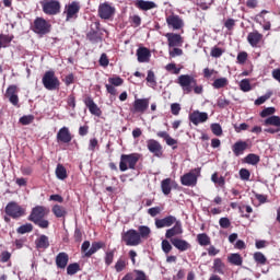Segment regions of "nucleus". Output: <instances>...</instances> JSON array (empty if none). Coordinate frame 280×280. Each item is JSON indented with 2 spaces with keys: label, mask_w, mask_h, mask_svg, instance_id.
<instances>
[{
  "label": "nucleus",
  "mask_w": 280,
  "mask_h": 280,
  "mask_svg": "<svg viewBox=\"0 0 280 280\" xmlns=\"http://www.w3.org/2000/svg\"><path fill=\"white\" fill-rule=\"evenodd\" d=\"M49 215V209L45 206H35L27 218L28 222H33L39 229H49V220L45 219Z\"/></svg>",
  "instance_id": "1"
},
{
  "label": "nucleus",
  "mask_w": 280,
  "mask_h": 280,
  "mask_svg": "<svg viewBox=\"0 0 280 280\" xmlns=\"http://www.w3.org/2000/svg\"><path fill=\"white\" fill-rule=\"evenodd\" d=\"M177 84H179L186 95H189L191 91H194L196 95H202L205 91L202 85H198L196 78L189 74H180L177 79Z\"/></svg>",
  "instance_id": "2"
},
{
  "label": "nucleus",
  "mask_w": 280,
  "mask_h": 280,
  "mask_svg": "<svg viewBox=\"0 0 280 280\" xmlns=\"http://www.w3.org/2000/svg\"><path fill=\"white\" fill-rule=\"evenodd\" d=\"M26 211L27 210L16 201H10L4 208L5 215L12 218V220H21V218L25 217Z\"/></svg>",
  "instance_id": "3"
},
{
  "label": "nucleus",
  "mask_w": 280,
  "mask_h": 280,
  "mask_svg": "<svg viewBox=\"0 0 280 280\" xmlns=\"http://www.w3.org/2000/svg\"><path fill=\"white\" fill-rule=\"evenodd\" d=\"M139 153L122 154L120 156L119 170L120 172H127L129 170H136L137 163H139Z\"/></svg>",
  "instance_id": "4"
},
{
  "label": "nucleus",
  "mask_w": 280,
  "mask_h": 280,
  "mask_svg": "<svg viewBox=\"0 0 280 280\" xmlns=\"http://www.w3.org/2000/svg\"><path fill=\"white\" fill-rule=\"evenodd\" d=\"M42 83L47 91H56L57 89H60V80L56 77V72L52 70H48L44 73Z\"/></svg>",
  "instance_id": "5"
},
{
  "label": "nucleus",
  "mask_w": 280,
  "mask_h": 280,
  "mask_svg": "<svg viewBox=\"0 0 280 280\" xmlns=\"http://www.w3.org/2000/svg\"><path fill=\"white\" fill-rule=\"evenodd\" d=\"M42 10L44 14L48 16H56V14H60V10L62 5L58 0H44L40 2Z\"/></svg>",
  "instance_id": "6"
},
{
  "label": "nucleus",
  "mask_w": 280,
  "mask_h": 280,
  "mask_svg": "<svg viewBox=\"0 0 280 280\" xmlns=\"http://www.w3.org/2000/svg\"><path fill=\"white\" fill-rule=\"evenodd\" d=\"M32 32L39 36H45L51 32V25L44 18H36L33 22Z\"/></svg>",
  "instance_id": "7"
},
{
  "label": "nucleus",
  "mask_w": 280,
  "mask_h": 280,
  "mask_svg": "<svg viewBox=\"0 0 280 280\" xmlns=\"http://www.w3.org/2000/svg\"><path fill=\"white\" fill-rule=\"evenodd\" d=\"M200 167L194 168L180 177V183L184 187H196L198 178H200Z\"/></svg>",
  "instance_id": "8"
},
{
  "label": "nucleus",
  "mask_w": 280,
  "mask_h": 280,
  "mask_svg": "<svg viewBox=\"0 0 280 280\" xmlns=\"http://www.w3.org/2000/svg\"><path fill=\"white\" fill-rule=\"evenodd\" d=\"M121 241L125 242L126 246H139L142 244L139 232L135 229L128 230L121 234Z\"/></svg>",
  "instance_id": "9"
},
{
  "label": "nucleus",
  "mask_w": 280,
  "mask_h": 280,
  "mask_svg": "<svg viewBox=\"0 0 280 280\" xmlns=\"http://www.w3.org/2000/svg\"><path fill=\"white\" fill-rule=\"evenodd\" d=\"M90 248V249H89ZM106 248V243L104 242H93L91 246V242L84 241L81 245V252L84 253V257H91L92 255H95L97 250Z\"/></svg>",
  "instance_id": "10"
},
{
  "label": "nucleus",
  "mask_w": 280,
  "mask_h": 280,
  "mask_svg": "<svg viewBox=\"0 0 280 280\" xmlns=\"http://www.w3.org/2000/svg\"><path fill=\"white\" fill-rule=\"evenodd\" d=\"M80 2L72 1L65 5L63 14H66V21H73L78 19V14H80Z\"/></svg>",
  "instance_id": "11"
},
{
  "label": "nucleus",
  "mask_w": 280,
  "mask_h": 280,
  "mask_svg": "<svg viewBox=\"0 0 280 280\" xmlns=\"http://www.w3.org/2000/svg\"><path fill=\"white\" fill-rule=\"evenodd\" d=\"M98 16L100 19H104V21L113 19L115 16V7H112L108 2L100 4Z\"/></svg>",
  "instance_id": "12"
},
{
  "label": "nucleus",
  "mask_w": 280,
  "mask_h": 280,
  "mask_svg": "<svg viewBox=\"0 0 280 280\" xmlns=\"http://www.w3.org/2000/svg\"><path fill=\"white\" fill-rule=\"evenodd\" d=\"M100 22H93L91 24L90 32L86 34L88 40L93 44L101 43L102 36H100Z\"/></svg>",
  "instance_id": "13"
},
{
  "label": "nucleus",
  "mask_w": 280,
  "mask_h": 280,
  "mask_svg": "<svg viewBox=\"0 0 280 280\" xmlns=\"http://www.w3.org/2000/svg\"><path fill=\"white\" fill-rule=\"evenodd\" d=\"M184 233L183 231V222H180V220H177L174 223V226L166 230L165 232V238L170 240V242H172V240H175L176 237H178V235H182Z\"/></svg>",
  "instance_id": "14"
},
{
  "label": "nucleus",
  "mask_w": 280,
  "mask_h": 280,
  "mask_svg": "<svg viewBox=\"0 0 280 280\" xmlns=\"http://www.w3.org/2000/svg\"><path fill=\"white\" fill-rule=\"evenodd\" d=\"M188 119L194 126H199V124H205V121L209 119V114L206 112L194 110L189 114Z\"/></svg>",
  "instance_id": "15"
},
{
  "label": "nucleus",
  "mask_w": 280,
  "mask_h": 280,
  "mask_svg": "<svg viewBox=\"0 0 280 280\" xmlns=\"http://www.w3.org/2000/svg\"><path fill=\"white\" fill-rule=\"evenodd\" d=\"M147 148L151 154H154L158 159L163 156V145L160 144L159 141L154 139H150L147 141Z\"/></svg>",
  "instance_id": "16"
},
{
  "label": "nucleus",
  "mask_w": 280,
  "mask_h": 280,
  "mask_svg": "<svg viewBox=\"0 0 280 280\" xmlns=\"http://www.w3.org/2000/svg\"><path fill=\"white\" fill-rule=\"evenodd\" d=\"M4 95L13 106H19V86L9 85Z\"/></svg>",
  "instance_id": "17"
},
{
  "label": "nucleus",
  "mask_w": 280,
  "mask_h": 280,
  "mask_svg": "<svg viewBox=\"0 0 280 280\" xmlns=\"http://www.w3.org/2000/svg\"><path fill=\"white\" fill-rule=\"evenodd\" d=\"M83 104L86 106V108H89L91 115H94L95 117H102V109L100 108V106H97V104H95L93 97L86 96L83 100Z\"/></svg>",
  "instance_id": "18"
},
{
  "label": "nucleus",
  "mask_w": 280,
  "mask_h": 280,
  "mask_svg": "<svg viewBox=\"0 0 280 280\" xmlns=\"http://www.w3.org/2000/svg\"><path fill=\"white\" fill-rule=\"evenodd\" d=\"M166 23L173 30H183L185 27V22L180 19V15L171 14L166 18Z\"/></svg>",
  "instance_id": "19"
},
{
  "label": "nucleus",
  "mask_w": 280,
  "mask_h": 280,
  "mask_svg": "<svg viewBox=\"0 0 280 280\" xmlns=\"http://www.w3.org/2000/svg\"><path fill=\"white\" fill-rule=\"evenodd\" d=\"M178 220L174 215H166L163 219H155V229H165L173 226Z\"/></svg>",
  "instance_id": "20"
},
{
  "label": "nucleus",
  "mask_w": 280,
  "mask_h": 280,
  "mask_svg": "<svg viewBox=\"0 0 280 280\" xmlns=\"http://www.w3.org/2000/svg\"><path fill=\"white\" fill-rule=\"evenodd\" d=\"M72 140L73 136H71V131H69L68 127H62L57 132L58 143H71Z\"/></svg>",
  "instance_id": "21"
},
{
  "label": "nucleus",
  "mask_w": 280,
  "mask_h": 280,
  "mask_svg": "<svg viewBox=\"0 0 280 280\" xmlns=\"http://www.w3.org/2000/svg\"><path fill=\"white\" fill-rule=\"evenodd\" d=\"M165 38H167L168 47H183V36L176 33H166Z\"/></svg>",
  "instance_id": "22"
},
{
  "label": "nucleus",
  "mask_w": 280,
  "mask_h": 280,
  "mask_svg": "<svg viewBox=\"0 0 280 280\" xmlns=\"http://www.w3.org/2000/svg\"><path fill=\"white\" fill-rule=\"evenodd\" d=\"M150 108V98H137L133 102V113H145Z\"/></svg>",
  "instance_id": "23"
},
{
  "label": "nucleus",
  "mask_w": 280,
  "mask_h": 280,
  "mask_svg": "<svg viewBox=\"0 0 280 280\" xmlns=\"http://www.w3.org/2000/svg\"><path fill=\"white\" fill-rule=\"evenodd\" d=\"M171 244L179 250V253H185L191 249V244L183 238H172Z\"/></svg>",
  "instance_id": "24"
},
{
  "label": "nucleus",
  "mask_w": 280,
  "mask_h": 280,
  "mask_svg": "<svg viewBox=\"0 0 280 280\" xmlns=\"http://www.w3.org/2000/svg\"><path fill=\"white\" fill-rule=\"evenodd\" d=\"M136 56L138 58V62H150V58H152V52L148 47H139L136 51Z\"/></svg>",
  "instance_id": "25"
},
{
  "label": "nucleus",
  "mask_w": 280,
  "mask_h": 280,
  "mask_svg": "<svg viewBox=\"0 0 280 280\" xmlns=\"http://www.w3.org/2000/svg\"><path fill=\"white\" fill-rule=\"evenodd\" d=\"M249 145L247 141L238 140L232 145V152L234 156H242Z\"/></svg>",
  "instance_id": "26"
},
{
  "label": "nucleus",
  "mask_w": 280,
  "mask_h": 280,
  "mask_svg": "<svg viewBox=\"0 0 280 280\" xmlns=\"http://www.w3.org/2000/svg\"><path fill=\"white\" fill-rule=\"evenodd\" d=\"M261 40H264V35L258 31L250 32L247 35V43L250 47H259Z\"/></svg>",
  "instance_id": "27"
},
{
  "label": "nucleus",
  "mask_w": 280,
  "mask_h": 280,
  "mask_svg": "<svg viewBox=\"0 0 280 280\" xmlns=\"http://www.w3.org/2000/svg\"><path fill=\"white\" fill-rule=\"evenodd\" d=\"M55 264L57 268H59L60 270H65V268H67L69 264V254H67L66 252H60L55 258Z\"/></svg>",
  "instance_id": "28"
},
{
  "label": "nucleus",
  "mask_w": 280,
  "mask_h": 280,
  "mask_svg": "<svg viewBox=\"0 0 280 280\" xmlns=\"http://www.w3.org/2000/svg\"><path fill=\"white\" fill-rule=\"evenodd\" d=\"M35 246L38 249H47L49 248V237L45 234H42L38 238L35 240Z\"/></svg>",
  "instance_id": "29"
},
{
  "label": "nucleus",
  "mask_w": 280,
  "mask_h": 280,
  "mask_svg": "<svg viewBox=\"0 0 280 280\" xmlns=\"http://www.w3.org/2000/svg\"><path fill=\"white\" fill-rule=\"evenodd\" d=\"M136 7L139 8V10L148 12V10H154V8H156V3L153 1L138 0L136 1Z\"/></svg>",
  "instance_id": "30"
},
{
  "label": "nucleus",
  "mask_w": 280,
  "mask_h": 280,
  "mask_svg": "<svg viewBox=\"0 0 280 280\" xmlns=\"http://www.w3.org/2000/svg\"><path fill=\"white\" fill-rule=\"evenodd\" d=\"M161 189L164 196L172 194V178H165L161 183Z\"/></svg>",
  "instance_id": "31"
},
{
  "label": "nucleus",
  "mask_w": 280,
  "mask_h": 280,
  "mask_svg": "<svg viewBox=\"0 0 280 280\" xmlns=\"http://www.w3.org/2000/svg\"><path fill=\"white\" fill-rule=\"evenodd\" d=\"M52 213L57 218H66L67 217V208L60 205H55L51 209Z\"/></svg>",
  "instance_id": "32"
},
{
  "label": "nucleus",
  "mask_w": 280,
  "mask_h": 280,
  "mask_svg": "<svg viewBox=\"0 0 280 280\" xmlns=\"http://www.w3.org/2000/svg\"><path fill=\"white\" fill-rule=\"evenodd\" d=\"M264 126H273V128H280V117L279 116H269L264 121Z\"/></svg>",
  "instance_id": "33"
},
{
  "label": "nucleus",
  "mask_w": 280,
  "mask_h": 280,
  "mask_svg": "<svg viewBox=\"0 0 280 280\" xmlns=\"http://www.w3.org/2000/svg\"><path fill=\"white\" fill-rule=\"evenodd\" d=\"M228 261L229 264H232V266H242V264H244V259L240 254H231L228 257Z\"/></svg>",
  "instance_id": "34"
},
{
  "label": "nucleus",
  "mask_w": 280,
  "mask_h": 280,
  "mask_svg": "<svg viewBox=\"0 0 280 280\" xmlns=\"http://www.w3.org/2000/svg\"><path fill=\"white\" fill-rule=\"evenodd\" d=\"M197 242L199 246H210L211 245V237L207 233H200L197 235Z\"/></svg>",
  "instance_id": "35"
},
{
  "label": "nucleus",
  "mask_w": 280,
  "mask_h": 280,
  "mask_svg": "<svg viewBox=\"0 0 280 280\" xmlns=\"http://www.w3.org/2000/svg\"><path fill=\"white\" fill-rule=\"evenodd\" d=\"M115 253H117L116 248L108 249L107 252H105V257H104L105 266H110L113 261H115Z\"/></svg>",
  "instance_id": "36"
},
{
  "label": "nucleus",
  "mask_w": 280,
  "mask_h": 280,
  "mask_svg": "<svg viewBox=\"0 0 280 280\" xmlns=\"http://www.w3.org/2000/svg\"><path fill=\"white\" fill-rule=\"evenodd\" d=\"M225 265L222 262V259L215 258L213 260V270L218 272V275H224Z\"/></svg>",
  "instance_id": "37"
},
{
  "label": "nucleus",
  "mask_w": 280,
  "mask_h": 280,
  "mask_svg": "<svg viewBox=\"0 0 280 280\" xmlns=\"http://www.w3.org/2000/svg\"><path fill=\"white\" fill-rule=\"evenodd\" d=\"M138 233L140 235V240H148L150 237V233H152V230L148 225H140L138 228Z\"/></svg>",
  "instance_id": "38"
},
{
  "label": "nucleus",
  "mask_w": 280,
  "mask_h": 280,
  "mask_svg": "<svg viewBox=\"0 0 280 280\" xmlns=\"http://www.w3.org/2000/svg\"><path fill=\"white\" fill-rule=\"evenodd\" d=\"M34 231V225L32 223H25L16 229L19 235H25V233H32Z\"/></svg>",
  "instance_id": "39"
},
{
  "label": "nucleus",
  "mask_w": 280,
  "mask_h": 280,
  "mask_svg": "<svg viewBox=\"0 0 280 280\" xmlns=\"http://www.w3.org/2000/svg\"><path fill=\"white\" fill-rule=\"evenodd\" d=\"M213 89H224L225 86H229V79L226 78H219L215 79L212 83Z\"/></svg>",
  "instance_id": "40"
},
{
  "label": "nucleus",
  "mask_w": 280,
  "mask_h": 280,
  "mask_svg": "<svg viewBox=\"0 0 280 280\" xmlns=\"http://www.w3.org/2000/svg\"><path fill=\"white\" fill-rule=\"evenodd\" d=\"M259 161H260L259 155L255 153H249L245 158V163H247L248 165H257Z\"/></svg>",
  "instance_id": "41"
},
{
  "label": "nucleus",
  "mask_w": 280,
  "mask_h": 280,
  "mask_svg": "<svg viewBox=\"0 0 280 280\" xmlns=\"http://www.w3.org/2000/svg\"><path fill=\"white\" fill-rule=\"evenodd\" d=\"M80 264L78 262H72L70 265H68L67 267V275H69L70 277H73V275H78V272H80Z\"/></svg>",
  "instance_id": "42"
},
{
  "label": "nucleus",
  "mask_w": 280,
  "mask_h": 280,
  "mask_svg": "<svg viewBox=\"0 0 280 280\" xmlns=\"http://www.w3.org/2000/svg\"><path fill=\"white\" fill-rule=\"evenodd\" d=\"M211 180L212 183H214V185H218L219 187L224 188V185H226V179H224V176H218V173H213L211 176Z\"/></svg>",
  "instance_id": "43"
},
{
  "label": "nucleus",
  "mask_w": 280,
  "mask_h": 280,
  "mask_svg": "<svg viewBox=\"0 0 280 280\" xmlns=\"http://www.w3.org/2000/svg\"><path fill=\"white\" fill-rule=\"evenodd\" d=\"M254 261H256V264H260V266H266V264L268 262V258H266L264 253L256 252L254 254Z\"/></svg>",
  "instance_id": "44"
},
{
  "label": "nucleus",
  "mask_w": 280,
  "mask_h": 280,
  "mask_svg": "<svg viewBox=\"0 0 280 280\" xmlns=\"http://www.w3.org/2000/svg\"><path fill=\"white\" fill-rule=\"evenodd\" d=\"M56 176L59 180H65L67 178V168H65L62 164L57 165Z\"/></svg>",
  "instance_id": "45"
},
{
  "label": "nucleus",
  "mask_w": 280,
  "mask_h": 280,
  "mask_svg": "<svg viewBox=\"0 0 280 280\" xmlns=\"http://www.w3.org/2000/svg\"><path fill=\"white\" fill-rule=\"evenodd\" d=\"M270 97H272V91H267L265 95L259 96L255 101V106H261V104H266V102H268V100H270Z\"/></svg>",
  "instance_id": "46"
},
{
  "label": "nucleus",
  "mask_w": 280,
  "mask_h": 280,
  "mask_svg": "<svg viewBox=\"0 0 280 280\" xmlns=\"http://www.w3.org/2000/svg\"><path fill=\"white\" fill-rule=\"evenodd\" d=\"M131 273L133 277L132 280H150V278L143 272V270L136 269Z\"/></svg>",
  "instance_id": "47"
},
{
  "label": "nucleus",
  "mask_w": 280,
  "mask_h": 280,
  "mask_svg": "<svg viewBox=\"0 0 280 280\" xmlns=\"http://www.w3.org/2000/svg\"><path fill=\"white\" fill-rule=\"evenodd\" d=\"M240 89L241 91H243V93H248V91H252L253 86H250V80L243 79L240 82Z\"/></svg>",
  "instance_id": "48"
},
{
  "label": "nucleus",
  "mask_w": 280,
  "mask_h": 280,
  "mask_svg": "<svg viewBox=\"0 0 280 280\" xmlns=\"http://www.w3.org/2000/svg\"><path fill=\"white\" fill-rule=\"evenodd\" d=\"M224 54V49L218 47V46H214L211 48V51H210V56L212 58H221V56Z\"/></svg>",
  "instance_id": "49"
},
{
  "label": "nucleus",
  "mask_w": 280,
  "mask_h": 280,
  "mask_svg": "<svg viewBox=\"0 0 280 280\" xmlns=\"http://www.w3.org/2000/svg\"><path fill=\"white\" fill-rule=\"evenodd\" d=\"M114 268H115L116 272H124V270H126V260H124L122 258H119L116 261Z\"/></svg>",
  "instance_id": "50"
},
{
  "label": "nucleus",
  "mask_w": 280,
  "mask_h": 280,
  "mask_svg": "<svg viewBox=\"0 0 280 280\" xmlns=\"http://www.w3.org/2000/svg\"><path fill=\"white\" fill-rule=\"evenodd\" d=\"M277 113V109L275 107H267L260 112V117L266 118L275 115Z\"/></svg>",
  "instance_id": "51"
},
{
  "label": "nucleus",
  "mask_w": 280,
  "mask_h": 280,
  "mask_svg": "<svg viewBox=\"0 0 280 280\" xmlns=\"http://www.w3.org/2000/svg\"><path fill=\"white\" fill-rule=\"evenodd\" d=\"M97 149H100V141L97 140V138L90 139V142H89L90 152H95V150Z\"/></svg>",
  "instance_id": "52"
},
{
  "label": "nucleus",
  "mask_w": 280,
  "mask_h": 280,
  "mask_svg": "<svg viewBox=\"0 0 280 280\" xmlns=\"http://www.w3.org/2000/svg\"><path fill=\"white\" fill-rule=\"evenodd\" d=\"M108 82L112 86H121L124 84V79H121V77H113L108 79Z\"/></svg>",
  "instance_id": "53"
},
{
  "label": "nucleus",
  "mask_w": 280,
  "mask_h": 280,
  "mask_svg": "<svg viewBox=\"0 0 280 280\" xmlns=\"http://www.w3.org/2000/svg\"><path fill=\"white\" fill-rule=\"evenodd\" d=\"M210 128L215 137H222V126H220V124H212Z\"/></svg>",
  "instance_id": "54"
},
{
  "label": "nucleus",
  "mask_w": 280,
  "mask_h": 280,
  "mask_svg": "<svg viewBox=\"0 0 280 280\" xmlns=\"http://www.w3.org/2000/svg\"><path fill=\"white\" fill-rule=\"evenodd\" d=\"M236 60H237L238 65H245L246 60H248V52H246V51L238 52Z\"/></svg>",
  "instance_id": "55"
},
{
  "label": "nucleus",
  "mask_w": 280,
  "mask_h": 280,
  "mask_svg": "<svg viewBox=\"0 0 280 280\" xmlns=\"http://www.w3.org/2000/svg\"><path fill=\"white\" fill-rule=\"evenodd\" d=\"M162 250L165 255H170L172 253V244L167 240L162 241Z\"/></svg>",
  "instance_id": "56"
},
{
  "label": "nucleus",
  "mask_w": 280,
  "mask_h": 280,
  "mask_svg": "<svg viewBox=\"0 0 280 280\" xmlns=\"http://www.w3.org/2000/svg\"><path fill=\"white\" fill-rule=\"evenodd\" d=\"M12 259V254L8 250H4L0 254L1 264H8V261Z\"/></svg>",
  "instance_id": "57"
},
{
  "label": "nucleus",
  "mask_w": 280,
  "mask_h": 280,
  "mask_svg": "<svg viewBox=\"0 0 280 280\" xmlns=\"http://www.w3.org/2000/svg\"><path fill=\"white\" fill-rule=\"evenodd\" d=\"M219 225L221 226V229H230L231 220L226 217H223L219 220Z\"/></svg>",
  "instance_id": "58"
},
{
  "label": "nucleus",
  "mask_w": 280,
  "mask_h": 280,
  "mask_svg": "<svg viewBox=\"0 0 280 280\" xmlns=\"http://www.w3.org/2000/svg\"><path fill=\"white\" fill-rule=\"evenodd\" d=\"M32 121H34V116H32V115L22 116L20 118V124H22V126H30V124H32Z\"/></svg>",
  "instance_id": "59"
},
{
  "label": "nucleus",
  "mask_w": 280,
  "mask_h": 280,
  "mask_svg": "<svg viewBox=\"0 0 280 280\" xmlns=\"http://www.w3.org/2000/svg\"><path fill=\"white\" fill-rule=\"evenodd\" d=\"M230 105H231V101L226 98L219 97L217 101V106L219 108H226V106H230Z\"/></svg>",
  "instance_id": "60"
},
{
  "label": "nucleus",
  "mask_w": 280,
  "mask_h": 280,
  "mask_svg": "<svg viewBox=\"0 0 280 280\" xmlns=\"http://www.w3.org/2000/svg\"><path fill=\"white\" fill-rule=\"evenodd\" d=\"M241 180H250V171L247 168L240 170Z\"/></svg>",
  "instance_id": "61"
},
{
  "label": "nucleus",
  "mask_w": 280,
  "mask_h": 280,
  "mask_svg": "<svg viewBox=\"0 0 280 280\" xmlns=\"http://www.w3.org/2000/svg\"><path fill=\"white\" fill-rule=\"evenodd\" d=\"M130 23H132V27H139L141 25V16L132 15L129 18Z\"/></svg>",
  "instance_id": "62"
},
{
  "label": "nucleus",
  "mask_w": 280,
  "mask_h": 280,
  "mask_svg": "<svg viewBox=\"0 0 280 280\" xmlns=\"http://www.w3.org/2000/svg\"><path fill=\"white\" fill-rule=\"evenodd\" d=\"M161 207H153L148 210V213L151 215V218H156V215L161 214Z\"/></svg>",
  "instance_id": "63"
},
{
  "label": "nucleus",
  "mask_w": 280,
  "mask_h": 280,
  "mask_svg": "<svg viewBox=\"0 0 280 280\" xmlns=\"http://www.w3.org/2000/svg\"><path fill=\"white\" fill-rule=\"evenodd\" d=\"M68 106H71L72 110H75V94H70L67 98Z\"/></svg>",
  "instance_id": "64"
}]
</instances>
